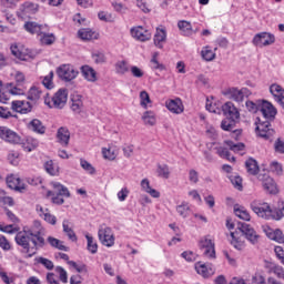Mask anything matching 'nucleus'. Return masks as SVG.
I'll list each match as a JSON object with an SVG mask.
<instances>
[{
  "instance_id": "4c0bfd02",
  "label": "nucleus",
  "mask_w": 284,
  "mask_h": 284,
  "mask_svg": "<svg viewBox=\"0 0 284 284\" xmlns=\"http://www.w3.org/2000/svg\"><path fill=\"white\" fill-rule=\"evenodd\" d=\"M47 242L49 243V245H51V247H54L55 250H60L61 252H68V250H70L68 246H65V244H63V241L49 236L47 239Z\"/></svg>"
},
{
  "instance_id": "9d476101",
  "label": "nucleus",
  "mask_w": 284,
  "mask_h": 284,
  "mask_svg": "<svg viewBox=\"0 0 284 284\" xmlns=\"http://www.w3.org/2000/svg\"><path fill=\"white\" fill-rule=\"evenodd\" d=\"M130 34L133 39L141 42L150 41V39H152V33L141 26L131 28Z\"/></svg>"
},
{
  "instance_id": "3c124183",
  "label": "nucleus",
  "mask_w": 284,
  "mask_h": 284,
  "mask_svg": "<svg viewBox=\"0 0 284 284\" xmlns=\"http://www.w3.org/2000/svg\"><path fill=\"white\" fill-rule=\"evenodd\" d=\"M22 148L24 152H32L33 150H37V148H39V141L29 138L24 143H22Z\"/></svg>"
},
{
  "instance_id": "f704fd0d",
  "label": "nucleus",
  "mask_w": 284,
  "mask_h": 284,
  "mask_svg": "<svg viewBox=\"0 0 284 284\" xmlns=\"http://www.w3.org/2000/svg\"><path fill=\"white\" fill-rule=\"evenodd\" d=\"M43 168L50 176H59L60 174L59 164L54 163L52 160L44 162Z\"/></svg>"
},
{
  "instance_id": "c9c22d12",
  "label": "nucleus",
  "mask_w": 284,
  "mask_h": 284,
  "mask_svg": "<svg viewBox=\"0 0 284 284\" xmlns=\"http://www.w3.org/2000/svg\"><path fill=\"white\" fill-rule=\"evenodd\" d=\"M231 245L235 248L239 250V252L245 250V241L241 240V237H239V233L237 232H231Z\"/></svg>"
},
{
  "instance_id": "4be33fe9",
  "label": "nucleus",
  "mask_w": 284,
  "mask_h": 284,
  "mask_svg": "<svg viewBox=\"0 0 284 284\" xmlns=\"http://www.w3.org/2000/svg\"><path fill=\"white\" fill-rule=\"evenodd\" d=\"M102 156L105 161H116V156H119V148L112 144L102 148Z\"/></svg>"
},
{
  "instance_id": "8fccbe9b",
  "label": "nucleus",
  "mask_w": 284,
  "mask_h": 284,
  "mask_svg": "<svg viewBox=\"0 0 284 284\" xmlns=\"http://www.w3.org/2000/svg\"><path fill=\"white\" fill-rule=\"evenodd\" d=\"M176 212L182 216V219H187L192 210L190 209V204H187V202H183L176 206Z\"/></svg>"
},
{
  "instance_id": "72a5a7b5",
  "label": "nucleus",
  "mask_w": 284,
  "mask_h": 284,
  "mask_svg": "<svg viewBox=\"0 0 284 284\" xmlns=\"http://www.w3.org/2000/svg\"><path fill=\"white\" fill-rule=\"evenodd\" d=\"M24 30L31 34H39L40 32H43V30H48V24L41 26L37 22H27L24 24Z\"/></svg>"
},
{
  "instance_id": "0e129e2a",
  "label": "nucleus",
  "mask_w": 284,
  "mask_h": 284,
  "mask_svg": "<svg viewBox=\"0 0 284 284\" xmlns=\"http://www.w3.org/2000/svg\"><path fill=\"white\" fill-rule=\"evenodd\" d=\"M225 144L227 145V148H230V150H232V152H243V150H245V144L243 143H234L232 141H225Z\"/></svg>"
},
{
  "instance_id": "13d9d810",
  "label": "nucleus",
  "mask_w": 284,
  "mask_h": 284,
  "mask_svg": "<svg viewBox=\"0 0 284 284\" xmlns=\"http://www.w3.org/2000/svg\"><path fill=\"white\" fill-rule=\"evenodd\" d=\"M235 124H236V120H234L232 118H226L222 121L221 128H222V130L230 132V131L234 130Z\"/></svg>"
},
{
  "instance_id": "c03bdc74",
  "label": "nucleus",
  "mask_w": 284,
  "mask_h": 284,
  "mask_svg": "<svg viewBox=\"0 0 284 284\" xmlns=\"http://www.w3.org/2000/svg\"><path fill=\"white\" fill-rule=\"evenodd\" d=\"M156 174L160 179H170V166L168 164L159 163L156 165Z\"/></svg>"
},
{
  "instance_id": "338daca9",
  "label": "nucleus",
  "mask_w": 284,
  "mask_h": 284,
  "mask_svg": "<svg viewBox=\"0 0 284 284\" xmlns=\"http://www.w3.org/2000/svg\"><path fill=\"white\" fill-rule=\"evenodd\" d=\"M178 27L182 32H185L186 34H190L192 32V23H190L189 21H179Z\"/></svg>"
},
{
  "instance_id": "412c9836",
  "label": "nucleus",
  "mask_w": 284,
  "mask_h": 284,
  "mask_svg": "<svg viewBox=\"0 0 284 284\" xmlns=\"http://www.w3.org/2000/svg\"><path fill=\"white\" fill-rule=\"evenodd\" d=\"M7 185L10 190H16V192H23L26 190V183L17 175L7 176Z\"/></svg>"
},
{
  "instance_id": "a18cd8bd",
  "label": "nucleus",
  "mask_w": 284,
  "mask_h": 284,
  "mask_svg": "<svg viewBox=\"0 0 284 284\" xmlns=\"http://www.w3.org/2000/svg\"><path fill=\"white\" fill-rule=\"evenodd\" d=\"M144 125H156V114L153 111H146L142 115Z\"/></svg>"
},
{
  "instance_id": "58836bf2",
  "label": "nucleus",
  "mask_w": 284,
  "mask_h": 284,
  "mask_svg": "<svg viewBox=\"0 0 284 284\" xmlns=\"http://www.w3.org/2000/svg\"><path fill=\"white\" fill-rule=\"evenodd\" d=\"M234 214H235V216H237V219H241L242 221H251L252 220L250 212H247L244 206L235 205Z\"/></svg>"
},
{
  "instance_id": "f257e3e1",
  "label": "nucleus",
  "mask_w": 284,
  "mask_h": 284,
  "mask_svg": "<svg viewBox=\"0 0 284 284\" xmlns=\"http://www.w3.org/2000/svg\"><path fill=\"white\" fill-rule=\"evenodd\" d=\"M41 234H43V226L41 222L34 221L31 229L23 227L22 231H19L16 234L14 241L17 245L26 250V252H30V243L36 248L45 245V239H43Z\"/></svg>"
},
{
  "instance_id": "2eb2a0df",
  "label": "nucleus",
  "mask_w": 284,
  "mask_h": 284,
  "mask_svg": "<svg viewBox=\"0 0 284 284\" xmlns=\"http://www.w3.org/2000/svg\"><path fill=\"white\" fill-rule=\"evenodd\" d=\"M242 234H244L245 239H247L250 241V243H252V245H256V243H258V233H256V231L254 230V227H252V225L243 223L240 227Z\"/></svg>"
},
{
  "instance_id": "6e6552de",
  "label": "nucleus",
  "mask_w": 284,
  "mask_h": 284,
  "mask_svg": "<svg viewBox=\"0 0 284 284\" xmlns=\"http://www.w3.org/2000/svg\"><path fill=\"white\" fill-rule=\"evenodd\" d=\"M250 94H252V92L247 88H242L240 90L237 88H231L226 91L229 99H232V101H235L236 103H243L245 97H250Z\"/></svg>"
},
{
  "instance_id": "680f3d73",
  "label": "nucleus",
  "mask_w": 284,
  "mask_h": 284,
  "mask_svg": "<svg viewBox=\"0 0 284 284\" xmlns=\"http://www.w3.org/2000/svg\"><path fill=\"white\" fill-rule=\"evenodd\" d=\"M130 72H131L132 77H134V79H143V77H145V70H143L136 65L130 67Z\"/></svg>"
},
{
  "instance_id": "7c9ffc66",
  "label": "nucleus",
  "mask_w": 284,
  "mask_h": 284,
  "mask_svg": "<svg viewBox=\"0 0 284 284\" xmlns=\"http://www.w3.org/2000/svg\"><path fill=\"white\" fill-rule=\"evenodd\" d=\"M50 185L58 196H65L67 199H70V190H68L65 185L61 184V182L53 181Z\"/></svg>"
},
{
  "instance_id": "bf43d9fd",
  "label": "nucleus",
  "mask_w": 284,
  "mask_h": 284,
  "mask_svg": "<svg viewBox=\"0 0 284 284\" xmlns=\"http://www.w3.org/2000/svg\"><path fill=\"white\" fill-rule=\"evenodd\" d=\"M152 103V100H150V93L148 91H141L140 92V105L144 109H148V105Z\"/></svg>"
},
{
  "instance_id": "c756f323",
  "label": "nucleus",
  "mask_w": 284,
  "mask_h": 284,
  "mask_svg": "<svg viewBox=\"0 0 284 284\" xmlns=\"http://www.w3.org/2000/svg\"><path fill=\"white\" fill-rule=\"evenodd\" d=\"M28 129L36 134H45V125L39 119H33L28 123Z\"/></svg>"
},
{
  "instance_id": "864d4df0",
  "label": "nucleus",
  "mask_w": 284,
  "mask_h": 284,
  "mask_svg": "<svg viewBox=\"0 0 284 284\" xmlns=\"http://www.w3.org/2000/svg\"><path fill=\"white\" fill-rule=\"evenodd\" d=\"M0 205H8L12 207L14 205V200L11 196H8L3 190H0Z\"/></svg>"
},
{
  "instance_id": "423d86ee",
  "label": "nucleus",
  "mask_w": 284,
  "mask_h": 284,
  "mask_svg": "<svg viewBox=\"0 0 284 284\" xmlns=\"http://www.w3.org/2000/svg\"><path fill=\"white\" fill-rule=\"evenodd\" d=\"M255 125V132L261 139L267 140L271 136H274V129H271L270 120L262 121L261 118H257Z\"/></svg>"
},
{
  "instance_id": "1a4fd4ad",
  "label": "nucleus",
  "mask_w": 284,
  "mask_h": 284,
  "mask_svg": "<svg viewBox=\"0 0 284 284\" xmlns=\"http://www.w3.org/2000/svg\"><path fill=\"white\" fill-rule=\"evenodd\" d=\"M276 41V38L272 33L261 32L255 34L253 38V45H257L258 48L272 45Z\"/></svg>"
},
{
  "instance_id": "2f4dec72",
  "label": "nucleus",
  "mask_w": 284,
  "mask_h": 284,
  "mask_svg": "<svg viewBox=\"0 0 284 284\" xmlns=\"http://www.w3.org/2000/svg\"><path fill=\"white\" fill-rule=\"evenodd\" d=\"M49 30H50V28L47 27V29H43L42 32H40L38 34V37H40V41H41L42 45H52V43H54V41H57V38H54V34L48 33Z\"/></svg>"
},
{
  "instance_id": "09e8293b",
  "label": "nucleus",
  "mask_w": 284,
  "mask_h": 284,
  "mask_svg": "<svg viewBox=\"0 0 284 284\" xmlns=\"http://www.w3.org/2000/svg\"><path fill=\"white\" fill-rule=\"evenodd\" d=\"M43 94V91L37 87H31L28 92L29 101H39Z\"/></svg>"
},
{
  "instance_id": "6ab92c4d",
  "label": "nucleus",
  "mask_w": 284,
  "mask_h": 284,
  "mask_svg": "<svg viewBox=\"0 0 284 284\" xmlns=\"http://www.w3.org/2000/svg\"><path fill=\"white\" fill-rule=\"evenodd\" d=\"M222 112L225 114V116H229V119H233V121H239L241 119V113L239 112V109L234 105L232 102H226L222 105Z\"/></svg>"
},
{
  "instance_id": "aec40b11",
  "label": "nucleus",
  "mask_w": 284,
  "mask_h": 284,
  "mask_svg": "<svg viewBox=\"0 0 284 284\" xmlns=\"http://www.w3.org/2000/svg\"><path fill=\"white\" fill-rule=\"evenodd\" d=\"M11 108L14 112H19L20 114H28V112H32V104L26 100H16L11 103Z\"/></svg>"
},
{
  "instance_id": "774afa93",
  "label": "nucleus",
  "mask_w": 284,
  "mask_h": 284,
  "mask_svg": "<svg viewBox=\"0 0 284 284\" xmlns=\"http://www.w3.org/2000/svg\"><path fill=\"white\" fill-rule=\"evenodd\" d=\"M275 256L280 261L282 265H284V250L283 246H275L274 247Z\"/></svg>"
},
{
  "instance_id": "4468645a",
  "label": "nucleus",
  "mask_w": 284,
  "mask_h": 284,
  "mask_svg": "<svg viewBox=\"0 0 284 284\" xmlns=\"http://www.w3.org/2000/svg\"><path fill=\"white\" fill-rule=\"evenodd\" d=\"M260 112L262 113L263 118L266 119V121H274L277 113L274 104L268 101H263L261 103Z\"/></svg>"
},
{
  "instance_id": "0eeeda50",
  "label": "nucleus",
  "mask_w": 284,
  "mask_h": 284,
  "mask_svg": "<svg viewBox=\"0 0 284 284\" xmlns=\"http://www.w3.org/2000/svg\"><path fill=\"white\" fill-rule=\"evenodd\" d=\"M58 77L62 81H74L79 77V71L72 64H62L58 68Z\"/></svg>"
},
{
  "instance_id": "e433bc0d",
  "label": "nucleus",
  "mask_w": 284,
  "mask_h": 284,
  "mask_svg": "<svg viewBox=\"0 0 284 284\" xmlns=\"http://www.w3.org/2000/svg\"><path fill=\"white\" fill-rule=\"evenodd\" d=\"M58 141L61 145H68L70 143V131L65 126H61L57 133Z\"/></svg>"
},
{
  "instance_id": "ddd939ff",
  "label": "nucleus",
  "mask_w": 284,
  "mask_h": 284,
  "mask_svg": "<svg viewBox=\"0 0 284 284\" xmlns=\"http://www.w3.org/2000/svg\"><path fill=\"white\" fill-rule=\"evenodd\" d=\"M195 271L203 278H210V276H214L216 268L212 264H205L203 262L195 263Z\"/></svg>"
},
{
  "instance_id": "20e7f679",
  "label": "nucleus",
  "mask_w": 284,
  "mask_h": 284,
  "mask_svg": "<svg viewBox=\"0 0 284 284\" xmlns=\"http://www.w3.org/2000/svg\"><path fill=\"white\" fill-rule=\"evenodd\" d=\"M98 237L104 247H114L116 237H114V231H112V227L105 224L100 225L98 230Z\"/></svg>"
},
{
  "instance_id": "bb28decb",
  "label": "nucleus",
  "mask_w": 284,
  "mask_h": 284,
  "mask_svg": "<svg viewBox=\"0 0 284 284\" xmlns=\"http://www.w3.org/2000/svg\"><path fill=\"white\" fill-rule=\"evenodd\" d=\"M39 6L32 2H26L20 7V17H30L31 14L37 13Z\"/></svg>"
},
{
  "instance_id": "f3484780",
  "label": "nucleus",
  "mask_w": 284,
  "mask_h": 284,
  "mask_svg": "<svg viewBox=\"0 0 284 284\" xmlns=\"http://www.w3.org/2000/svg\"><path fill=\"white\" fill-rule=\"evenodd\" d=\"M80 72L84 79V81H88V83H97L99 81V75L97 73V70L94 68L84 64L80 68Z\"/></svg>"
},
{
  "instance_id": "052dcab7",
  "label": "nucleus",
  "mask_w": 284,
  "mask_h": 284,
  "mask_svg": "<svg viewBox=\"0 0 284 284\" xmlns=\"http://www.w3.org/2000/svg\"><path fill=\"white\" fill-rule=\"evenodd\" d=\"M159 52H155L150 61L152 70H165V65L159 62Z\"/></svg>"
},
{
  "instance_id": "39448f33",
  "label": "nucleus",
  "mask_w": 284,
  "mask_h": 284,
  "mask_svg": "<svg viewBox=\"0 0 284 284\" xmlns=\"http://www.w3.org/2000/svg\"><path fill=\"white\" fill-rule=\"evenodd\" d=\"M200 250L202 251L204 258H207L209 261H214V258H216V248L214 247V240H212L210 235L204 236L200 241Z\"/></svg>"
},
{
  "instance_id": "ea45409f",
  "label": "nucleus",
  "mask_w": 284,
  "mask_h": 284,
  "mask_svg": "<svg viewBox=\"0 0 284 284\" xmlns=\"http://www.w3.org/2000/svg\"><path fill=\"white\" fill-rule=\"evenodd\" d=\"M114 68L116 74H128V72H130V63H128L126 60L115 62Z\"/></svg>"
},
{
  "instance_id": "9b49d317",
  "label": "nucleus",
  "mask_w": 284,
  "mask_h": 284,
  "mask_svg": "<svg viewBox=\"0 0 284 284\" xmlns=\"http://www.w3.org/2000/svg\"><path fill=\"white\" fill-rule=\"evenodd\" d=\"M0 139H2V141H6L7 143H13V144L21 143V136H19L17 132L6 126H0Z\"/></svg>"
},
{
  "instance_id": "f03ea898",
  "label": "nucleus",
  "mask_w": 284,
  "mask_h": 284,
  "mask_svg": "<svg viewBox=\"0 0 284 284\" xmlns=\"http://www.w3.org/2000/svg\"><path fill=\"white\" fill-rule=\"evenodd\" d=\"M251 210L260 216V219H265V221H281L284 219V205L278 206V209L273 210L266 202L254 201L251 203Z\"/></svg>"
},
{
  "instance_id": "dca6fc26",
  "label": "nucleus",
  "mask_w": 284,
  "mask_h": 284,
  "mask_svg": "<svg viewBox=\"0 0 284 284\" xmlns=\"http://www.w3.org/2000/svg\"><path fill=\"white\" fill-rule=\"evenodd\" d=\"M36 212L43 219V221H45V223H49V225H57V216L50 213L48 207L38 204L36 206Z\"/></svg>"
},
{
  "instance_id": "de8ad7c7",
  "label": "nucleus",
  "mask_w": 284,
  "mask_h": 284,
  "mask_svg": "<svg viewBox=\"0 0 284 284\" xmlns=\"http://www.w3.org/2000/svg\"><path fill=\"white\" fill-rule=\"evenodd\" d=\"M245 168L248 174H252L253 176L258 174V163H256V160L254 159L246 160Z\"/></svg>"
},
{
  "instance_id": "7ed1b4c3",
  "label": "nucleus",
  "mask_w": 284,
  "mask_h": 284,
  "mask_svg": "<svg viewBox=\"0 0 284 284\" xmlns=\"http://www.w3.org/2000/svg\"><path fill=\"white\" fill-rule=\"evenodd\" d=\"M44 103L48 105V108L63 110L68 103V89H59L51 99L45 97Z\"/></svg>"
},
{
  "instance_id": "a19ab883",
  "label": "nucleus",
  "mask_w": 284,
  "mask_h": 284,
  "mask_svg": "<svg viewBox=\"0 0 284 284\" xmlns=\"http://www.w3.org/2000/svg\"><path fill=\"white\" fill-rule=\"evenodd\" d=\"M201 57L204 61H214L216 59V52H214L212 48L206 45L202 48Z\"/></svg>"
},
{
  "instance_id": "4d7b16f0",
  "label": "nucleus",
  "mask_w": 284,
  "mask_h": 284,
  "mask_svg": "<svg viewBox=\"0 0 284 284\" xmlns=\"http://www.w3.org/2000/svg\"><path fill=\"white\" fill-rule=\"evenodd\" d=\"M80 165L82 168V170H84V172H87V174H97V169H94V166L88 162L84 159H80Z\"/></svg>"
},
{
  "instance_id": "37998d69",
  "label": "nucleus",
  "mask_w": 284,
  "mask_h": 284,
  "mask_svg": "<svg viewBox=\"0 0 284 284\" xmlns=\"http://www.w3.org/2000/svg\"><path fill=\"white\" fill-rule=\"evenodd\" d=\"M85 239H87V250L91 253V254H97V252H99V244H97V242L94 241V237L90 234H85Z\"/></svg>"
},
{
  "instance_id": "5fc2aeb1",
  "label": "nucleus",
  "mask_w": 284,
  "mask_h": 284,
  "mask_svg": "<svg viewBox=\"0 0 284 284\" xmlns=\"http://www.w3.org/2000/svg\"><path fill=\"white\" fill-rule=\"evenodd\" d=\"M20 54H22L24 58H18L20 61H30L37 57V51H32L30 49L21 48Z\"/></svg>"
},
{
  "instance_id": "5701e85b",
  "label": "nucleus",
  "mask_w": 284,
  "mask_h": 284,
  "mask_svg": "<svg viewBox=\"0 0 284 284\" xmlns=\"http://www.w3.org/2000/svg\"><path fill=\"white\" fill-rule=\"evenodd\" d=\"M262 180V186L268 194H276L278 192V187L276 186V182H274V179H272L268 175H263Z\"/></svg>"
},
{
  "instance_id": "e2e57ef3",
  "label": "nucleus",
  "mask_w": 284,
  "mask_h": 284,
  "mask_svg": "<svg viewBox=\"0 0 284 284\" xmlns=\"http://www.w3.org/2000/svg\"><path fill=\"white\" fill-rule=\"evenodd\" d=\"M216 153L219 156H221V159H226V161H236L234 156H230V151L223 146L217 148Z\"/></svg>"
},
{
  "instance_id": "a211bd4d",
  "label": "nucleus",
  "mask_w": 284,
  "mask_h": 284,
  "mask_svg": "<svg viewBox=\"0 0 284 284\" xmlns=\"http://www.w3.org/2000/svg\"><path fill=\"white\" fill-rule=\"evenodd\" d=\"M270 93L274 98V100L283 108L284 110V89L277 83H273L270 85Z\"/></svg>"
},
{
  "instance_id": "69168bd1",
  "label": "nucleus",
  "mask_w": 284,
  "mask_h": 284,
  "mask_svg": "<svg viewBox=\"0 0 284 284\" xmlns=\"http://www.w3.org/2000/svg\"><path fill=\"white\" fill-rule=\"evenodd\" d=\"M11 77H13L17 85H23L26 83V74H23L21 71L11 73Z\"/></svg>"
},
{
  "instance_id": "f8f14e48",
  "label": "nucleus",
  "mask_w": 284,
  "mask_h": 284,
  "mask_svg": "<svg viewBox=\"0 0 284 284\" xmlns=\"http://www.w3.org/2000/svg\"><path fill=\"white\" fill-rule=\"evenodd\" d=\"M165 108L172 114H183V112H185V105H183V100H181V98L166 100Z\"/></svg>"
},
{
  "instance_id": "6e6d98bb",
  "label": "nucleus",
  "mask_w": 284,
  "mask_h": 284,
  "mask_svg": "<svg viewBox=\"0 0 284 284\" xmlns=\"http://www.w3.org/2000/svg\"><path fill=\"white\" fill-rule=\"evenodd\" d=\"M92 60L97 65H101L108 61V58H105V53L101 51H94L91 55Z\"/></svg>"
},
{
  "instance_id": "b1692460",
  "label": "nucleus",
  "mask_w": 284,
  "mask_h": 284,
  "mask_svg": "<svg viewBox=\"0 0 284 284\" xmlns=\"http://www.w3.org/2000/svg\"><path fill=\"white\" fill-rule=\"evenodd\" d=\"M142 192H145L146 194H150L152 199H161V192L156 191V189H153L152 185H150L149 179H143L140 182Z\"/></svg>"
},
{
  "instance_id": "c85d7f7f",
  "label": "nucleus",
  "mask_w": 284,
  "mask_h": 284,
  "mask_svg": "<svg viewBox=\"0 0 284 284\" xmlns=\"http://www.w3.org/2000/svg\"><path fill=\"white\" fill-rule=\"evenodd\" d=\"M78 37L82 41H97V39H99V33L92 31V29H80L78 31Z\"/></svg>"
},
{
  "instance_id": "49530a36",
  "label": "nucleus",
  "mask_w": 284,
  "mask_h": 284,
  "mask_svg": "<svg viewBox=\"0 0 284 284\" xmlns=\"http://www.w3.org/2000/svg\"><path fill=\"white\" fill-rule=\"evenodd\" d=\"M10 89L7 84V87L3 85V82L0 81V103H8L10 101Z\"/></svg>"
},
{
  "instance_id": "cd10ccee",
  "label": "nucleus",
  "mask_w": 284,
  "mask_h": 284,
  "mask_svg": "<svg viewBox=\"0 0 284 284\" xmlns=\"http://www.w3.org/2000/svg\"><path fill=\"white\" fill-rule=\"evenodd\" d=\"M264 232L266 236L271 239V241H276V243H284L283 231L278 229L272 230L271 227L266 226L264 227Z\"/></svg>"
},
{
  "instance_id": "603ef678",
  "label": "nucleus",
  "mask_w": 284,
  "mask_h": 284,
  "mask_svg": "<svg viewBox=\"0 0 284 284\" xmlns=\"http://www.w3.org/2000/svg\"><path fill=\"white\" fill-rule=\"evenodd\" d=\"M53 79H54V72L50 71L48 75H44L42 78V85H44L47 90H52L54 88Z\"/></svg>"
},
{
  "instance_id": "79ce46f5",
  "label": "nucleus",
  "mask_w": 284,
  "mask_h": 284,
  "mask_svg": "<svg viewBox=\"0 0 284 284\" xmlns=\"http://www.w3.org/2000/svg\"><path fill=\"white\" fill-rule=\"evenodd\" d=\"M7 85L9 88V93L13 97H21V95L26 94L27 88L23 85H19V84L13 85L12 83H9Z\"/></svg>"
},
{
  "instance_id": "393cba45",
  "label": "nucleus",
  "mask_w": 284,
  "mask_h": 284,
  "mask_svg": "<svg viewBox=\"0 0 284 284\" xmlns=\"http://www.w3.org/2000/svg\"><path fill=\"white\" fill-rule=\"evenodd\" d=\"M71 110L75 114L83 112V97L81 94L74 93L71 95Z\"/></svg>"
},
{
  "instance_id": "473e14b6",
  "label": "nucleus",
  "mask_w": 284,
  "mask_h": 284,
  "mask_svg": "<svg viewBox=\"0 0 284 284\" xmlns=\"http://www.w3.org/2000/svg\"><path fill=\"white\" fill-rule=\"evenodd\" d=\"M62 229L64 234H67L69 241H72V243H77L79 239L77 237V233H74V230L72 229L69 220H63Z\"/></svg>"
},
{
  "instance_id": "a878e982",
  "label": "nucleus",
  "mask_w": 284,
  "mask_h": 284,
  "mask_svg": "<svg viewBox=\"0 0 284 284\" xmlns=\"http://www.w3.org/2000/svg\"><path fill=\"white\" fill-rule=\"evenodd\" d=\"M153 41L155 47L163 50V45H165V41H168V33L165 32V29H156Z\"/></svg>"
}]
</instances>
